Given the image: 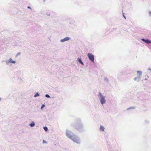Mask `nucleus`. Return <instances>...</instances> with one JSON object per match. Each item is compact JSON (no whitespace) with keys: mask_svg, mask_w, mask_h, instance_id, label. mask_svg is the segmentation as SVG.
I'll use <instances>...</instances> for the list:
<instances>
[{"mask_svg":"<svg viewBox=\"0 0 151 151\" xmlns=\"http://www.w3.org/2000/svg\"><path fill=\"white\" fill-rule=\"evenodd\" d=\"M35 125V123L34 122H32L30 124V126L31 127H32Z\"/></svg>","mask_w":151,"mask_h":151,"instance_id":"obj_9","label":"nucleus"},{"mask_svg":"<svg viewBox=\"0 0 151 151\" xmlns=\"http://www.w3.org/2000/svg\"><path fill=\"white\" fill-rule=\"evenodd\" d=\"M69 39H70L69 37H66L65 38H64L63 39H61L60 40V41L61 42H65L66 41L68 40Z\"/></svg>","mask_w":151,"mask_h":151,"instance_id":"obj_5","label":"nucleus"},{"mask_svg":"<svg viewBox=\"0 0 151 151\" xmlns=\"http://www.w3.org/2000/svg\"><path fill=\"white\" fill-rule=\"evenodd\" d=\"M66 135L70 139L74 142L78 143L79 141L78 138L74 134L72 135L71 132L69 130H67L66 131Z\"/></svg>","mask_w":151,"mask_h":151,"instance_id":"obj_1","label":"nucleus"},{"mask_svg":"<svg viewBox=\"0 0 151 151\" xmlns=\"http://www.w3.org/2000/svg\"><path fill=\"white\" fill-rule=\"evenodd\" d=\"M45 106V105H42L41 107V108L42 109Z\"/></svg>","mask_w":151,"mask_h":151,"instance_id":"obj_15","label":"nucleus"},{"mask_svg":"<svg viewBox=\"0 0 151 151\" xmlns=\"http://www.w3.org/2000/svg\"><path fill=\"white\" fill-rule=\"evenodd\" d=\"M43 128L46 131H47L48 129L46 127H44Z\"/></svg>","mask_w":151,"mask_h":151,"instance_id":"obj_10","label":"nucleus"},{"mask_svg":"<svg viewBox=\"0 0 151 151\" xmlns=\"http://www.w3.org/2000/svg\"><path fill=\"white\" fill-rule=\"evenodd\" d=\"M99 94L100 97H101L100 99L101 102L102 104H103L105 103L106 100L104 99V96H103L101 93H100Z\"/></svg>","mask_w":151,"mask_h":151,"instance_id":"obj_3","label":"nucleus"},{"mask_svg":"<svg viewBox=\"0 0 151 151\" xmlns=\"http://www.w3.org/2000/svg\"><path fill=\"white\" fill-rule=\"evenodd\" d=\"M142 40L147 44H149L151 43V41L148 40H145L144 39H142Z\"/></svg>","mask_w":151,"mask_h":151,"instance_id":"obj_4","label":"nucleus"},{"mask_svg":"<svg viewBox=\"0 0 151 151\" xmlns=\"http://www.w3.org/2000/svg\"><path fill=\"white\" fill-rule=\"evenodd\" d=\"M100 129L103 131H104V127L102 126H100Z\"/></svg>","mask_w":151,"mask_h":151,"instance_id":"obj_7","label":"nucleus"},{"mask_svg":"<svg viewBox=\"0 0 151 151\" xmlns=\"http://www.w3.org/2000/svg\"><path fill=\"white\" fill-rule=\"evenodd\" d=\"M9 63H15V62L14 61H13L11 59V58H10L9 60Z\"/></svg>","mask_w":151,"mask_h":151,"instance_id":"obj_6","label":"nucleus"},{"mask_svg":"<svg viewBox=\"0 0 151 151\" xmlns=\"http://www.w3.org/2000/svg\"><path fill=\"white\" fill-rule=\"evenodd\" d=\"M45 96L47 98L50 97V96L48 94H46L45 95Z\"/></svg>","mask_w":151,"mask_h":151,"instance_id":"obj_13","label":"nucleus"},{"mask_svg":"<svg viewBox=\"0 0 151 151\" xmlns=\"http://www.w3.org/2000/svg\"><path fill=\"white\" fill-rule=\"evenodd\" d=\"M88 56L90 60L93 63L94 62V56L92 54L90 53H88Z\"/></svg>","mask_w":151,"mask_h":151,"instance_id":"obj_2","label":"nucleus"},{"mask_svg":"<svg viewBox=\"0 0 151 151\" xmlns=\"http://www.w3.org/2000/svg\"><path fill=\"white\" fill-rule=\"evenodd\" d=\"M137 73L140 76V77L141 76L142 74V72L141 71H137Z\"/></svg>","mask_w":151,"mask_h":151,"instance_id":"obj_8","label":"nucleus"},{"mask_svg":"<svg viewBox=\"0 0 151 151\" xmlns=\"http://www.w3.org/2000/svg\"><path fill=\"white\" fill-rule=\"evenodd\" d=\"M123 16H124V17L125 18V17L124 16V15H123Z\"/></svg>","mask_w":151,"mask_h":151,"instance_id":"obj_17","label":"nucleus"},{"mask_svg":"<svg viewBox=\"0 0 151 151\" xmlns=\"http://www.w3.org/2000/svg\"><path fill=\"white\" fill-rule=\"evenodd\" d=\"M39 96V94H38V93H36L35 94V96H34V97H37V96Z\"/></svg>","mask_w":151,"mask_h":151,"instance_id":"obj_11","label":"nucleus"},{"mask_svg":"<svg viewBox=\"0 0 151 151\" xmlns=\"http://www.w3.org/2000/svg\"><path fill=\"white\" fill-rule=\"evenodd\" d=\"M28 8H29V9H30L31 8L30 7H29V6H28Z\"/></svg>","mask_w":151,"mask_h":151,"instance_id":"obj_16","label":"nucleus"},{"mask_svg":"<svg viewBox=\"0 0 151 151\" xmlns=\"http://www.w3.org/2000/svg\"><path fill=\"white\" fill-rule=\"evenodd\" d=\"M43 143H46L47 142L45 140H44L43 141Z\"/></svg>","mask_w":151,"mask_h":151,"instance_id":"obj_14","label":"nucleus"},{"mask_svg":"<svg viewBox=\"0 0 151 151\" xmlns=\"http://www.w3.org/2000/svg\"><path fill=\"white\" fill-rule=\"evenodd\" d=\"M79 61L81 63L83 64V62L80 59H79Z\"/></svg>","mask_w":151,"mask_h":151,"instance_id":"obj_12","label":"nucleus"}]
</instances>
